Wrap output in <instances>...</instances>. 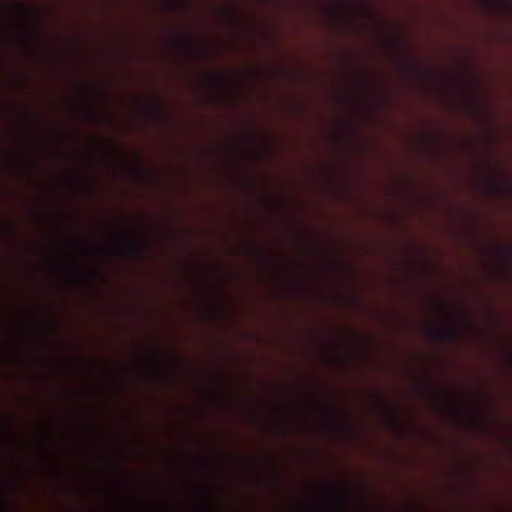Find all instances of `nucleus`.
<instances>
[{
    "label": "nucleus",
    "mask_w": 512,
    "mask_h": 512,
    "mask_svg": "<svg viewBox=\"0 0 512 512\" xmlns=\"http://www.w3.org/2000/svg\"><path fill=\"white\" fill-rule=\"evenodd\" d=\"M431 335L434 339L443 342H452L458 338V332L455 329L443 325L433 326Z\"/></svg>",
    "instance_id": "1"
},
{
    "label": "nucleus",
    "mask_w": 512,
    "mask_h": 512,
    "mask_svg": "<svg viewBox=\"0 0 512 512\" xmlns=\"http://www.w3.org/2000/svg\"><path fill=\"white\" fill-rule=\"evenodd\" d=\"M336 495V499L333 502L332 506L334 509L346 511L349 508V499L345 492L340 490H334Z\"/></svg>",
    "instance_id": "2"
},
{
    "label": "nucleus",
    "mask_w": 512,
    "mask_h": 512,
    "mask_svg": "<svg viewBox=\"0 0 512 512\" xmlns=\"http://www.w3.org/2000/svg\"><path fill=\"white\" fill-rule=\"evenodd\" d=\"M165 6L173 11H182L189 7L190 0H161Z\"/></svg>",
    "instance_id": "3"
},
{
    "label": "nucleus",
    "mask_w": 512,
    "mask_h": 512,
    "mask_svg": "<svg viewBox=\"0 0 512 512\" xmlns=\"http://www.w3.org/2000/svg\"><path fill=\"white\" fill-rule=\"evenodd\" d=\"M144 107L149 115L160 120L164 119L162 110L153 101L145 100Z\"/></svg>",
    "instance_id": "4"
},
{
    "label": "nucleus",
    "mask_w": 512,
    "mask_h": 512,
    "mask_svg": "<svg viewBox=\"0 0 512 512\" xmlns=\"http://www.w3.org/2000/svg\"><path fill=\"white\" fill-rule=\"evenodd\" d=\"M141 246L137 239L131 238L127 244L121 248V252L134 255L140 252Z\"/></svg>",
    "instance_id": "5"
},
{
    "label": "nucleus",
    "mask_w": 512,
    "mask_h": 512,
    "mask_svg": "<svg viewBox=\"0 0 512 512\" xmlns=\"http://www.w3.org/2000/svg\"><path fill=\"white\" fill-rule=\"evenodd\" d=\"M330 5L338 10H345L350 6L348 0H326Z\"/></svg>",
    "instance_id": "6"
},
{
    "label": "nucleus",
    "mask_w": 512,
    "mask_h": 512,
    "mask_svg": "<svg viewBox=\"0 0 512 512\" xmlns=\"http://www.w3.org/2000/svg\"><path fill=\"white\" fill-rule=\"evenodd\" d=\"M9 8L15 13H26L28 10V6L22 2H15Z\"/></svg>",
    "instance_id": "7"
},
{
    "label": "nucleus",
    "mask_w": 512,
    "mask_h": 512,
    "mask_svg": "<svg viewBox=\"0 0 512 512\" xmlns=\"http://www.w3.org/2000/svg\"><path fill=\"white\" fill-rule=\"evenodd\" d=\"M73 273L76 279L87 280L89 278V272L82 268H74Z\"/></svg>",
    "instance_id": "8"
},
{
    "label": "nucleus",
    "mask_w": 512,
    "mask_h": 512,
    "mask_svg": "<svg viewBox=\"0 0 512 512\" xmlns=\"http://www.w3.org/2000/svg\"><path fill=\"white\" fill-rule=\"evenodd\" d=\"M335 32H410L409 30H336Z\"/></svg>",
    "instance_id": "9"
},
{
    "label": "nucleus",
    "mask_w": 512,
    "mask_h": 512,
    "mask_svg": "<svg viewBox=\"0 0 512 512\" xmlns=\"http://www.w3.org/2000/svg\"><path fill=\"white\" fill-rule=\"evenodd\" d=\"M87 116H89L90 118H93V119H99V115L90 107L86 108L85 110Z\"/></svg>",
    "instance_id": "10"
},
{
    "label": "nucleus",
    "mask_w": 512,
    "mask_h": 512,
    "mask_svg": "<svg viewBox=\"0 0 512 512\" xmlns=\"http://www.w3.org/2000/svg\"><path fill=\"white\" fill-rule=\"evenodd\" d=\"M476 1L483 5H486V6L495 5L499 2V0H476Z\"/></svg>",
    "instance_id": "11"
},
{
    "label": "nucleus",
    "mask_w": 512,
    "mask_h": 512,
    "mask_svg": "<svg viewBox=\"0 0 512 512\" xmlns=\"http://www.w3.org/2000/svg\"><path fill=\"white\" fill-rule=\"evenodd\" d=\"M0 440H1L2 442H4V443H7L8 438H7V436H6V435H2V436L0 437Z\"/></svg>",
    "instance_id": "12"
},
{
    "label": "nucleus",
    "mask_w": 512,
    "mask_h": 512,
    "mask_svg": "<svg viewBox=\"0 0 512 512\" xmlns=\"http://www.w3.org/2000/svg\"><path fill=\"white\" fill-rule=\"evenodd\" d=\"M388 409H389L393 419L396 420V415H395L394 411H392L390 408H388Z\"/></svg>",
    "instance_id": "13"
},
{
    "label": "nucleus",
    "mask_w": 512,
    "mask_h": 512,
    "mask_svg": "<svg viewBox=\"0 0 512 512\" xmlns=\"http://www.w3.org/2000/svg\"><path fill=\"white\" fill-rule=\"evenodd\" d=\"M177 36H187L188 34H181V33H178L176 34Z\"/></svg>",
    "instance_id": "14"
},
{
    "label": "nucleus",
    "mask_w": 512,
    "mask_h": 512,
    "mask_svg": "<svg viewBox=\"0 0 512 512\" xmlns=\"http://www.w3.org/2000/svg\"><path fill=\"white\" fill-rule=\"evenodd\" d=\"M0 32H12V30H0Z\"/></svg>",
    "instance_id": "15"
},
{
    "label": "nucleus",
    "mask_w": 512,
    "mask_h": 512,
    "mask_svg": "<svg viewBox=\"0 0 512 512\" xmlns=\"http://www.w3.org/2000/svg\"><path fill=\"white\" fill-rule=\"evenodd\" d=\"M160 360H167V359L163 356H160Z\"/></svg>",
    "instance_id": "16"
},
{
    "label": "nucleus",
    "mask_w": 512,
    "mask_h": 512,
    "mask_svg": "<svg viewBox=\"0 0 512 512\" xmlns=\"http://www.w3.org/2000/svg\"><path fill=\"white\" fill-rule=\"evenodd\" d=\"M507 3L511 4L512 0H505Z\"/></svg>",
    "instance_id": "17"
},
{
    "label": "nucleus",
    "mask_w": 512,
    "mask_h": 512,
    "mask_svg": "<svg viewBox=\"0 0 512 512\" xmlns=\"http://www.w3.org/2000/svg\"><path fill=\"white\" fill-rule=\"evenodd\" d=\"M484 32H485V33H488L489 31H488V30H485Z\"/></svg>",
    "instance_id": "18"
},
{
    "label": "nucleus",
    "mask_w": 512,
    "mask_h": 512,
    "mask_svg": "<svg viewBox=\"0 0 512 512\" xmlns=\"http://www.w3.org/2000/svg\"><path fill=\"white\" fill-rule=\"evenodd\" d=\"M384 35H385V36H388L389 34H388V33H385Z\"/></svg>",
    "instance_id": "19"
}]
</instances>
